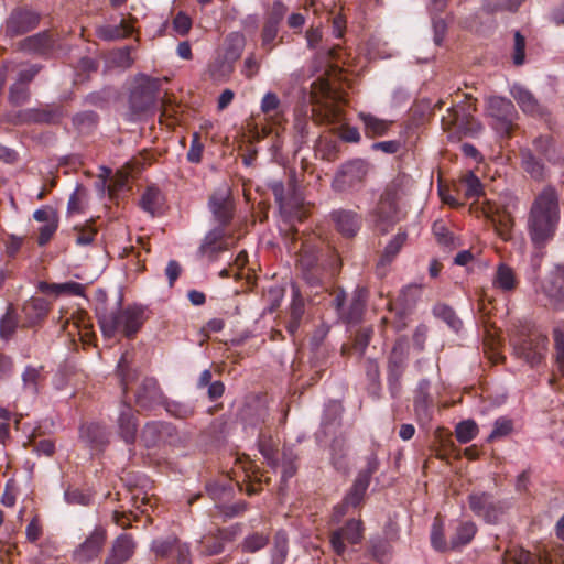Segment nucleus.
I'll list each match as a JSON object with an SVG mask.
<instances>
[{"label":"nucleus","mask_w":564,"mask_h":564,"mask_svg":"<svg viewBox=\"0 0 564 564\" xmlns=\"http://www.w3.org/2000/svg\"><path fill=\"white\" fill-rule=\"evenodd\" d=\"M560 219L558 194L547 186L534 198L527 220L528 234L535 249H543L554 238Z\"/></svg>","instance_id":"1"},{"label":"nucleus","mask_w":564,"mask_h":564,"mask_svg":"<svg viewBox=\"0 0 564 564\" xmlns=\"http://www.w3.org/2000/svg\"><path fill=\"white\" fill-rule=\"evenodd\" d=\"M148 319L147 310L142 305H127L116 312L98 315L102 335L112 338L117 333L132 339Z\"/></svg>","instance_id":"2"},{"label":"nucleus","mask_w":564,"mask_h":564,"mask_svg":"<svg viewBox=\"0 0 564 564\" xmlns=\"http://www.w3.org/2000/svg\"><path fill=\"white\" fill-rule=\"evenodd\" d=\"M268 186L272 191L274 199L279 205L280 213L284 218V223L291 231L292 242L295 243L299 234L295 228V223H301L307 218L308 209L302 197L295 193L293 180L289 181L288 186L279 180H271L268 183Z\"/></svg>","instance_id":"3"},{"label":"nucleus","mask_w":564,"mask_h":564,"mask_svg":"<svg viewBox=\"0 0 564 564\" xmlns=\"http://www.w3.org/2000/svg\"><path fill=\"white\" fill-rule=\"evenodd\" d=\"M547 343V336L530 324L522 325L510 338L514 356L532 367L544 359Z\"/></svg>","instance_id":"4"},{"label":"nucleus","mask_w":564,"mask_h":564,"mask_svg":"<svg viewBox=\"0 0 564 564\" xmlns=\"http://www.w3.org/2000/svg\"><path fill=\"white\" fill-rule=\"evenodd\" d=\"M487 116L490 127L502 138H511L518 128L519 115L510 99L491 96L487 99Z\"/></svg>","instance_id":"5"},{"label":"nucleus","mask_w":564,"mask_h":564,"mask_svg":"<svg viewBox=\"0 0 564 564\" xmlns=\"http://www.w3.org/2000/svg\"><path fill=\"white\" fill-rule=\"evenodd\" d=\"M139 437L141 444L148 449L164 446L178 448L185 445V436L174 424L165 421L147 422Z\"/></svg>","instance_id":"6"},{"label":"nucleus","mask_w":564,"mask_h":564,"mask_svg":"<svg viewBox=\"0 0 564 564\" xmlns=\"http://www.w3.org/2000/svg\"><path fill=\"white\" fill-rule=\"evenodd\" d=\"M467 500L471 512L489 524H497L502 521L505 514L511 508L509 499H499L487 491H474L468 495Z\"/></svg>","instance_id":"7"},{"label":"nucleus","mask_w":564,"mask_h":564,"mask_svg":"<svg viewBox=\"0 0 564 564\" xmlns=\"http://www.w3.org/2000/svg\"><path fill=\"white\" fill-rule=\"evenodd\" d=\"M160 79L139 75L129 96V106L133 115H142L155 108L160 91Z\"/></svg>","instance_id":"8"},{"label":"nucleus","mask_w":564,"mask_h":564,"mask_svg":"<svg viewBox=\"0 0 564 564\" xmlns=\"http://www.w3.org/2000/svg\"><path fill=\"white\" fill-rule=\"evenodd\" d=\"M369 171L370 164L366 160H349L343 163L336 172L332 187L341 193L358 191L362 187Z\"/></svg>","instance_id":"9"},{"label":"nucleus","mask_w":564,"mask_h":564,"mask_svg":"<svg viewBox=\"0 0 564 564\" xmlns=\"http://www.w3.org/2000/svg\"><path fill=\"white\" fill-rule=\"evenodd\" d=\"M477 216L487 218L502 240L509 241L512 239L514 218L509 205L484 199Z\"/></svg>","instance_id":"10"},{"label":"nucleus","mask_w":564,"mask_h":564,"mask_svg":"<svg viewBox=\"0 0 564 564\" xmlns=\"http://www.w3.org/2000/svg\"><path fill=\"white\" fill-rule=\"evenodd\" d=\"M368 301V290L358 286L351 294L349 304L346 306V294L339 291L333 299V305L337 310L340 318L347 324H357L362 319Z\"/></svg>","instance_id":"11"},{"label":"nucleus","mask_w":564,"mask_h":564,"mask_svg":"<svg viewBox=\"0 0 564 564\" xmlns=\"http://www.w3.org/2000/svg\"><path fill=\"white\" fill-rule=\"evenodd\" d=\"M64 108L59 105H45L41 108H28L13 115L9 121L13 124H57L65 117Z\"/></svg>","instance_id":"12"},{"label":"nucleus","mask_w":564,"mask_h":564,"mask_svg":"<svg viewBox=\"0 0 564 564\" xmlns=\"http://www.w3.org/2000/svg\"><path fill=\"white\" fill-rule=\"evenodd\" d=\"M364 523L361 520L350 519L343 527L329 533V544L337 556H344L347 551L346 543L356 545L364 539Z\"/></svg>","instance_id":"13"},{"label":"nucleus","mask_w":564,"mask_h":564,"mask_svg":"<svg viewBox=\"0 0 564 564\" xmlns=\"http://www.w3.org/2000/svg\"><path fill=\"white\" fill-rule=\"evenodd\" d=\"M40 14L26 7L13 9L7 18L3 31L9 37L23 35L34 30L40 23Z\"/></svg>","instance_id":"14"},{"label":"nucleus","mask_w":564,"mask_h":564,"mask_svg":"<svg viewBox=\"0 0 564 564\" xmlns=\"http://www.w3.org/2000/svg\"><path fill=\"white\" fill-rule=\"evenodd\" d=\"M232 236L223 226H216L204 237L198 253L209 260H216L218 256L229 249V240Z\"/></svg>","instance_id":"15"},{"label":"nucleus","mask_w":564,"mask_h":564,"mask_svg":"<svg viewBox=\"0 0 564 564\" xmlns=\"http://www.w3.org/2000/svg\"><path fill=\"white\" fill-rule=\"evenodd\" d=\"M55 44L54 34L50 31H42L19 41L17 48L25 54L47 57L53 53Z\"/></svg>","instance_id":"16"},{"label":"nucleus","mask_w":564,"mask_h":564,"mask_svg":"<svg viewBox=\"0 0 564 564\" xmlns=\"http://www.w3.org/2000/svg\"><path fill=\"white\" fill-rule=\"evenodd\" d=\"M107 532L97 527L74 551L73 557L77 563L84 564L97 558L105 545Z\"/></svg>","instance_id":"17"},{"label":"nucleus","mask_w":564,"mask_h":564,"mask_svg":"<svg viewBox=\"0 0 564 564\" xmlns=\"http://www.w3.org/2000/svg\"><path fill=\"white\" fill-rule=\"evenodd\" d=\"M335 229L345 238L355 237L361 228L362 217L350 209H335L329 214Z\"/></svg>","instance_id":"18"},{"label":"nucleus","mask_w":564,"mask_h":564,"mask_svg":"<svg viewBox=\"0 0 564 564\" xmlns=\"http://www.w3.org/2000/svg\"><path fill=\"white\" fill-rule=\"evenodd\" d=\"M163 399L164 394L154 378H144L134 393L135 404L144 410L161 405Z\"/></svg>","instance_id":"19"},{"label":"nucleus","mask_w":564,"mask_h":564,"mask_svg":"<svg viewBox=\"0 0 564 564\" xmlns=\"http://www.w3.org/2000/svg\"><path fill=\"white\" fill-rule=\"evenodd\" d=\"M238 534V528L230 527L218 529L215 533H209L200 540V552L204 555H217L225 549V544L235 540Z\"/></svg>","instance_id":"20"},{"label":"nucleus","mask_w":564,"mask_h":564,"mask_svg":"<svg viewBox=\"0 0 564 564\" xmlns=\"http://www.w3.org/2000/svg\"><path fill=\"white\" fill-rule=\"evenodd\" d=\"M135 550V543L131 534L122 533L113 541L104 564H124Z\"/></svg>","instance_id":"21"},{"label":"nucleus","mask_w":564,"mask_h":564,"mask_svg":"<svg viewBox=\"0 0 564 564\" xmlns=\"http://www.w3.org/2000/svg\"><path fill=\"white\" fill-rule=\"evenodd\" d=\"M510 95L524 113L532 117H543L545 115V108L524 86L519 84L512 85L510 88Z\"/></svg>","instance_id":"22"},{"label":"nucleus","mask_w":564,"mask_h":564,"mask_svg":"<svg viewBox=\"0 0 564 564\" xmlns=\"http://www.w3.org/2000/svg\"><path fill=\"white\" fill-rule=\"evenodd\" d=\"M209 208L218 221V226L226 228L234 217V202L225 192L214 193L209 198Z\"/></svg>","instance_id":"23"},{"label":"nucleus","mask_w":564,"mask_h":564,"mask_svg":"<svg viewBox=\"0 0 564 564\" xmlns=\"http://www.w3.org/2000/svg\"><path fill=\"white\" fill-rule=\"evenodd\" d=\"M117 422L120 437L126 444L133 445L137 440L139 423L134 411L126 401L121 405Z\"/></svg>","instance_id":"24"},{"label":"nucleus","mask_w":564,"mask_h":564,"mask_svg":"<svg viewBox=\"0 0 564 564\" xmlns=\"http://www.w3.org/2000/svg\"><path fill=\"white\" fill-rule=\"evenodd\" d=\"M502 564H560L544 551L541 554L531 553L524 549H512L505 553Z\"/></svg>","instance_id":"25"},{"label":"nucleus","mask_w":564,"mask_h":564,"mask_svg":"<svg viewBox=\"0 0 564 564\" xmlns=\"http://www.w3.org/2000/svg\"><path fill=\"white\" fill-rule=\"evenodd\" d=\"M543 291L553 305L564 306V267H556L546 279Z\"/></svg>","instance_id":"26"},{"label":"nucleus","mask_w":564,"mask_h":564,"mask_svg":"<svg viewBox=\"0 0 564 564\" xmlns=\"http://www.w3.org/2000/svg\"><path fill=\"white\" fill-rule=\"evenodd\" d=\"M476 109V99L466 95L464 101L452 106L448 109L452 116V123L458 128H465L474 124L478 126L474 119V112Z\"/></svg>","instance_id":"27"},{"label":"nucleus","mask_w":564,"mask_h":564,"mask_svg":"<svg viewBox=\"0 0 564 564\" xmlns=\"http://www.w3.org/2000/svg\"><path fill=\"white\" fill-rule=\"evenodd\" d=\"M413 406L415 415L420 421H429L431 419L433 399L430 394V381L421 380L419 382Z\"/></svg>","instance_id":"28"},{"label":"nucleus","mask_w":564,"mask_h":564,"mask_svg":"<svg viewBox=\"0 0 564 564\" xmlns=\"http://www.w3.org/2000/svg\"><path fill=\"white\" fill-rule=\"evenodd\" d=\"M261 112L265 119L274 124L280 126L283 121V109L279 96L275 93L269 91L264 94L260 104Z\"/></svg>","instance_id":"29"},{"label":"nucleus","mask_w":564,"mask_h":564,"mask_svg":"<svg viewBox=\"0 0 564 564\" xmlns=\"http://www.w3.org/2000/svg\"><path fill=\"white\" fill-rule=\"evenodd\" d=\"M518 284L519 280L513 269L505 263H500L492 279L494 288L502 293H511L518 288Z\"/></svg>","instance_id":"30"},{"label":"nucleus","mask_w":564,"mask_h":564,"mask_svg":"<svg viewBox=\"0 0 564 564\" xmlns=\"http://www.w3.org/2000/svg\"><path fill=\"white\" fill-rule=\"evenodd\" d=\"M79 433L80 438L96 449L104 447L109 441L106 427L99 423L83 424Z\"/></svg>","instance_id":"31"},{"label":"nucleus","mask_w":564,"mask_h":564,"mask_svg":"<svg viewBox=\"0 0 564 564\" xmlns=\"http://www.w3.org/2000/svg\"><path fill=\"white\" fill-rule=\"evenodd\" d=\"M406 240V234H398L384 248L383 253L380 256L377 263V274L383 276L387 268L391 264L395 256L400 252L402 246Z\"/></svg>","instance_id":"32"},{"label":"nucleus","mask_w":564,"mask_h":564,"mask_svg":"<svg viewBox=\"0 0 564 564\" xmlns=\"http://www.w3.org/2000/svg\"><path fill=\"white\" fill-rule=\"evenodd\" d=\"M48 313V303L43 297H32L22 307V314L28 326H33L42 321Z\"/></svg>","instance_id":"33"},{"label":"nucleus","mask_w":564,"mask_h":564,"mask_svg":"<svg viewBox=\"0 0 564 564\" xmlns=\"http://www.w3.org/2000/svg\"><path fill=\"white\" fill-rule=\"evenodd\" d=\"M235 69V64L217 53L207 65V74L215 82L225 83Z\"/></svg>","instance_id":"34"},{"label":"nucleus","mask_w":564,"mask_h":564,"mask_svg":"<svg viewBox=\"0 0 564 564\" xmlns=\"http://www.w3.org/2000/svg\"><path fill=\"white\" fill-rule=\"evenodd\" d=\"M207 495L215 501L220 502L229 499L234 494V486L231 479L221 476L217 479H212L206 484Z\"/></svg>","instance_id":"35"},{"label":"nucleus","mask_w":564,"mask_h":564,"mask_svg":"<svg viewBox=\"0 0 564 564\" xmlns=\"http://www.w3.org/2000/svg\"><path fill=\"white\" fill-rule=\"evenodd\" d=\"M459 191H463L465 197L468 199L476 198L471 206L475 207L478 214L482 203L480 202V197L482 196L480 180L473 172H468L460 181Z\"/></svg>","instance_id":"36"},{"label":"nucleus","mask_w":564,"mask_h":564,"mask_svg":"<svg viewBox=\"0 0 564 564\" xmlns=\"http://www.w3.org/2000/svg\"><path fill=\"white\" fill-rule=\"evenodd\" d=\"M133 33V25L131 22L122 19L119 24L101 25L97 29V35L104 41H115L126 39Z\"/></svg>","instance_id":"37"},{"label":"nucleus","mask_w":564,"mask_h":564,"mask_svg":"<svg viewBox=\"0 0 564 564\" xmlns=\"http://www.w3.org/2000/svg\"><path fill=\"white\" fill-rule=\"evenodd\" d=\"M245 45V35L240 32H231L226 36L224 50L223 52H219V54L235 64L240 58Z\"/></svg>","instance_id":"38"},{"label":"nucleus","mask_w":564,"mask_h":564,"mask_svg":"<svg viewBox=\"0 0 564 564\" xmlns=\"http://www.w3.org/2000/svg\"><path fill=\"white\" fill-rule=\"evenodd\" d=\"M521 166L534 180H542L545 175V166L542 160L531 149L520 151Z\"/></svg>","instance_id":"39"},{"label":"nucleus","mask_w":564,"mask_h":564,"mask_svg":"<svg viewBox=\"0 0 564 564\" xmlns=\"http://www.w3.org/2000/svg\"><path fill=\"white\" fill-rule=\"evenodd\" d=\"M343 408L337 401H330L326 404L323 419L322 429L325 435L334 434L340 425Z\"/></svg>","instance_id":"40"},{"label":"nucleus","mask_w":564,"mask_h":564,"mask_svg":"<svg viewBox=\"0 0 564 564\" xmlns=\"http://www.w3.org/2000/svg\"><path fill=\"white\" fill-rule=\"evenodd\" d=\"M278 441L272 435L261 431L258 437V447L268 465L278 468Z\"/></svg>","instance_id":"41"},{"label":"nucleus","mask_w":564,"mask_h":564,"mask_svg":"<svg viewBox=\"0 0 564 564\" xmlns=\"http://www.w3.org/2000/svg\"><path fill=\"white\" fill-rule=\"evenodd\" d=\"M297 456L291 448H283L281 464L278 463V467H281V485L280 491L284 490L288 486V481L295 476L297 471Z\"/></svg>","instance_id":"42"},{"label":"nucleus","mask_w":564,"mask_h":564,"mask_svg":"<svg viewBox=\"0 0 564 564\" xmlns=\"http://www.w3.org/2000/svg\"><path fill=\"white\" fill-rule=\"evenodd\" d=\"M477 532V527L471 521L462 522L457 525L451 538L449 549L456 550L471 542Z\"/></svg>","instance_id":"43"},{"label":"nucleus","mask_w":564,"mask_h":564,"mask_svg":"<svg viewBox=\"0 0 564 564\" xmlns=\"http://www.w3.org/2000/svg\"><path fill=\"white\" fill-rule=\"evenodd\" d=\"M359 118L365 126V134L369 138L384 135L392 124V121L379 119L370 113H360Z\"/></svg>","instance_id":"44"},{"label":"nucleus","mask_w":564,"mask_h":564,"mask_svg":"<svg viewBox=\"0 0 564 564\" xmlns=\"http://www.w3.org/2000/svg\"><path fill=\"white\" fill-rule=\"evenodd\" d=\"M140 206L152 216L160 214L163 206V195L161 191L154 186H149L141 196Z\"/></svg>","instance_id":"45"},{"label":"nucleus","mask_w":564,"mask_h":564,"mask_svg":"<svg viewBox=\"0 0 564 564\" xmlns=\"http://www.w3.org/2000/svg\"><path fill=\"white\" fill-rule=\"evenodd\" d=\"M433 315L443 321L453 332L458 333L463 327L462 319L454 308L445 303H437L433 306Z\"/></svg>","instance_id":"46"},{"label":"nucleus","mask_w":564,"mask_h":564,"mask_svg":"<svg viewBox=\"0 0 564 564\" xmlns=\"http://www.w3.org/2000/svg\"><path fill=\"white\" fill-rule=\"evenodd\" d=\"M161 405L165 409L169 415L178 420H186L195 414V406L189 402L171 400L164 397Z\"/></svg>","instance_id":"47"},{"label":"nucleus","mask_w":564,"mask_h":564,"mask_svg":"<svg viewBox=\"0 0 564 564\" xmlns=\"http://www.w3.org/2000/svg\"><path fill=\"white\" fill-rule=\"evenodd\" d=\"M43 367L26 366L21 375L22 388L25 392L35 395L39 393L40 382L44 379Z\"/></svg>","instance_id":"48"},{"label":"nucleus","mask_w":564,"mask_h":564,"mask_svg":"<svg viewBox=\"0 0 564 564\" xmlns=\"http://www.w3.org/2000/svg\"><path fill=\"white\" fill-rule=\"evenodd\" d=\"M316 156L322 160L333 162L337 159L339 153V144L336 140L328 138H319L315 145Z\"/></svg>","instance_id":"49"},{"label":"nucleus","mask_w":564,"mask_h":564,"mask_svg":"<svg viewBox=\"0 0 564 564\" xmlns=\"http://www.w3.org/2000/svg\"><path fill=\"white\" fill-rule=\"evenodd\" d=\"M478 432L477 423L470 419L460 421L455 427V436L460 444H467L473 441Z\"/></svg>","instance_id":"50"},{"label":"nucleus","mask_w":564,"mask_h":564,"mask_svg":"<svg viewBox=\"0 0 564 564\" xmlns=\"http://www.w3.org/2000/svg\"><path fill=\"white\" fill-rule=\"evenodd\" d=\"M433 232L440 245L449 249H454L459 246V239L449 231L443 221H435L433 224Z\"/></svg>","instance_id":"51"},{"label":"nucleus","mask_w":564,"mask_h":564,"mask_svg":"<svg viewBox=\"0 0 564 564\" xmlns=\"http://www.w3.org/2000/svg\"><path fill=\"white\" fill-rule=\"evenodd\" d=\"M178 539L175 536H169L166 539H156L152 542V551L156 557L169 558L174 555V550L178 543Z\"/></svg>","instance_id":"52"},{"label":"nucleus","mask_w":564,"mask_h":564,"mask_svg":"<svg viewBox=\"0 0 564 564\" xmlns=\"http://www.w3.org/2000/svg\"><path fill=\"white\" fill-rule=\"evenodd\" d=\"M513 431V421L507 416H500L494 422L492 431L487 442L492 443L510 435Z\"/></svg>","instance_id":"53"},{"label":"nucleus","mask_w":564,"mask_h":564,"mask_svg":"<svg viewBox=\"0 0 564 564\" xmlns=\"http://www.w3.org/2000/svg\"><path fill=\"white\" fill-rule=\"evenodd\" d=\"M366 459V468L361 469L358 473L354 482L358 484L360 481L362 484V487L368 489L372 475L377 473L379 469V460L376 454H370L369 456H367Z\"/></svg>","instance_id":"54"},{"label":"nucleus","mask_w":564,"mask_h":564,"mask_svg":"<svg viewBox=\"0 0 564 564\" xmlns=\"http://www.w3.org/2000/svg\"><path fill=\"white\" fill-rule=\"evenodd\" d=\"M366 459V468L361 469L358 473L354 482L358 484L360 481L362 484V487L368 489L372 475L377 473L379 469V460L376 454H370L369 456H367Z\"/></svg>","instance_id":"55"},{"label":"nucleus","mask_w":564,"mask_h":564,"mask_svg":"<svg viewBox=\"0 0 564 564\" xmlns=\"http://www.w3.org/2000/svg\"><path fill=\"white\" fill-rule=\"evenodd\" d=\"M269 542V535L263 532H253L247 535L241 543V550L247 553H254L263 549Z\"/></svg>","instance_id":"56"},{"label":"nucleus","mask_w":564,"mask_h":564,"mask_svg":"<svg viewBox=\"0 0 564 564\" xmlns=\"http://www.w3.org/2000/svg\"><path fill=\"white\" fill-rule=\"evenodd\" d=\"M284 297V290L280 286H270L264 290L262 301L265 303L264 308L268 313H273L281 304Z\"/></svg>","instance_id":"57"},{"label":"nucleus","mask_w":564,"mask_h":564,"mask_svg":"<svg viewBox=\"0 0 564 564\" xmlns=\"http://www.w3.org/2000/svg\"><path fill=\"white\" fill-rule=\"evenodd\" d=\"M18 317L14 310L9 306L6 314L0 319V337L9 339L18 327Z\"/></svg>","instance_id":"58"},{"label":"nucleus","mask_w":564,"mask_h":564,"mask_svg":"<svg viewBox=\"0 0 564 564\" xmlns=\"http://www.w3.org/2000/svg\"><path fill=\"white\" fill-rule=\"evenodd\" d=\"M98 115L95 111L86 110L76 113L73 117L74 126L82 132H88L96 127Z\"/></svg>","instance_id":"59"},{"label":"nucleus","mask_w":564,"mask_h":564,"mask_svg":"<svg viewBox=\"0 0 564 564\" xmlns=\"http://www.w3.org/2000/svg\"><path fill=\"white\" fill-rule=\"evenodd\" d=\"M217 514L215 517H221L223 521L241 516L248 508L246 501H238L232 505H216Z\"/></svg>","instance_id":"60"},{"label":"nucleus","mask_w":564,"mask_h":564,"mask_svg":"<svg viewBox=\"0 0 564 564\" xmlns=\"http://www.w3.org/2000/svg\"><path fill=\"white\" fill-rule=\"evenodd\" d=\"M398 213V205L392 203H384L383 200H379L378 206L376 208L377 220L390 225L395 221Z\"/></svg>","instance_id":"61"},{"label":"nucleus","mask_w":564,"mask_h":564,"mask_svg":"<svg viewBox=\"0 0 564 564\" xmlns=\"http://www.w3.org/2000/svg\"><path fill=\"white\" fill-rule=\"evenodd\" d=\"M523 0H484L482 7L487 12L516 11Z\"/></svg>","instance_id":"62"},{"label":"nucleus","mask_w":564,"mask_h":564,"mask_svg":"<svg viewBox=\"0 0 564 564\" xmlns=\"http://www.w3.org/2000/svg\"><path fill=\"white\" fill-rule=\"evenodd\" d=\"M30 89L24 84L15 82L10 87L9 101L14 106H22L30 100Z\"/></svg>","instance_id":"63"},{"label":"nucleus","mask_w":564,"mask_h":564,"mask_svg":"<svg viewBox=\"0 0 564 564\" xmlns=\"http://www.w3.org/2000/svg\"><path fill=\"white\" fill-rule=\"evenodd\" d=\"M404 369V357L401 352L393 350L388 360V377H392L393 380L401 379Z\"/></svg>","instance_id":"64"}]
</instances>
